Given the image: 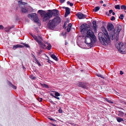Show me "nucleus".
Returning <instances> with one entry per match:
<instances>
[{
  "label": "nucleus",
  "mask_w": 126,
  "mask_h": 126,
  "mask_svg": "<svg viewBox=\"0 0 126 126\" xmlns=\"http://www.w3.org/2000/svg\"><path fill=\"white\" fill-rule=\"evenodd\" d=\"M101 29L104 34L101 32L99 33L98 34L99 39L102 44L106 46L110 42V38L107 30L104 27H102Z\"/></svg>",
  "instance_id": "f257e3e1"
},
{
  "label": "nucleus",
  "mask_w": 126,
  "mask_h": 126,
  "mask_svg": "<svg viewBox=\"0 0 126 126\" xmlns=\"http://www.w3.org/2000/svg\"><path fill=\"white\" fill-rule=\"evenodd\" d=\"M38 13L40 14L42 17H43V20L45 21L48 19L53 15L54 16H57L59 14L58 10L56 9L52 11L49 10L47 12L45 11L40 10L38 11Z\"/></svg>",
  "instance_id": "f03ea898"
},
{
  "label": "nucleus",
  "mask_w": 126,
  "mask_h": 126,
  "mask_svg": "<svg viewBox=\"0 0 126 126\" xmlns=\"http://www.w3.org/2000/svg\"><path fill=\"white\" fill-rule=\"evenodd\" d=\"M60 17L57 16L52 20H49L48 24L49 28L51 29H53L61 21Z\"/></svg>",
  "instance_id": "7ed1b4c3"
},
{
  "label": "nucleus",
  "mask_w": 126,
  "mask_h": 126,
  "mask_svg": "<svg viewBox=\"0 0 126 126\" xmlns=\"http://www.w3.org/2000/svg\"><path fill=\"white\" fill-rule=\"evenodd\" d=\"M121 30V27L120 26L116 28L115 30L114 29L112 32H111L110 33V39L113 40L114 35L115 38L117 39L118 37L119 34Z\"/></svg>",
  "instance_id": "20e7f679"
},
{
  "label": "nucleus",
  "mask_w": 126,
  "mask_h": 126,
  "mask_svg": "<svg viewBox=\"0 0 126 126\" xmlns=\"http://www.w3.org/2000/svg\"><path fill=\"white\" fill-rule=\"evenodd\" d=\"M31 35L33 37L34 39L38 43L40 47L44 49L47 48V47L46 45L43 42V40L41 37L39 36L37 37L36 36L32 34H31Z\"/></svg>",
  "instance_id": "39448f33"
},
{
  "label": "nucleus",
  "mask_w": 126,
  "mask_h": 126,
  "mask_svg": "<svg viewBox=\"0 0 126 126\" xmlns=\"http://www.w3.org/2000/svg\"><path fill=\"white\" fill-rule=\"evenodd\" d=\"M115 45L117 48L120 52L122 54L125 53V49L122 43L118 42L116 43Z\"/></svg>",
  "instance_id": "423d86ee"
},
{
  "label": "nucleus",
  "mask_w": 126,
  "mask_h": 126,
  "mask_svg": "<svg viewBox=\"0 0 126 126\" xmlns=\"http://www.w3.org/2000/svg\"><path fill=\"white\" fill-rule=\"evenodd\" d=\"M85 37L92 38L94 40H96V38L93 32L91 30H88L87 33Z\"/></svg>",
  "instance_id": "0eeeda50"
},
{
  "label": "nucleus",
  "mask_w": 126,
  "mask_h": 126,
  "mask_svg": "<svg viewBox=\"0 0 126 126\" xmlns=\"http://www.w3.org/2000/svg\"><path fill=\"white\" fill-rule=\"evenodd\" d=\"M28 16L32 20H33L35 22H38L39 19L37 15L35 13L31 14L28 15Z\"/></svg>",
  "instance_id": "6e6552de"
},
{
  "label": "nucleus",
  "mask_w": 126,
  "mask_h": 126,
  "mask_svg": "<svg viewBox=\"0 0 126 126\" xmlns=\"http://www.w3.org/2000/svg\"><path fill=\"white\" fill-rule=\"evenodd\" d=\"M96 40H94L92 38L85 37V43L87 44H92L94 42L96 41Z\"/></svg>",
  "instance_id": "1a4fd4ad"
},
{
  "label": "nucleus",
  "mask_w": 126,
  "mask_h": 126,
  "mask_svg": "<svg viewBox=\"0 0 126 126\" xmlns=\"http://www.w3.org/2000/svg\"><path fill=\"white\" fill-rule=\"evenodd\" d=\"M107 29L108 31L112 32L114 30V26L113 24L111 23H109L107 25Z\"/></svg>",
  "instance_id": "9d476101"
},
{
  "label": "nucleus",
  "mask_w": 126,
  "mask_h": 126,
  "mask_svg": "<svg viewBox=\"0 0 126 126\" xmlns=\"http://www.w3.org/2000/svg\"><path fill=\"white\" fill-rule=\"evenodd\" d=\"M63 8L65 9V13L64 15L65 17H67L68 15L70 14V9L68 7H63Z\"/></svg>",
  "instance_id": "9b49d317"
},
{
  "label": "nucleus",
  "mask_w": 126,
  "mask_h": 126,
  "mask_svg": "<svg viewBox=\"0 0 126 126\" xmlns=\"http://www.w3.org/2000/svg\"><path fill=\"white\" fill-rule=\"evenodd\" d=\"M79 19H83L86 18V16L81 13H79L76 15Z\"/></svg>",
  "instance_id": "f8f14e48"
},
{
  "label": "nucleus",
  "mask_w": 126,
  "mask_h": 126,
  "mask_svg": "<svg viewBox=\"0 0 126 126\" xmlns=\"http://www.w3.org/2000/svg\"><path fill=\"white\" fill-rule=\"evenodd\" d=\"M78 85L80 87H82L84 88H86L87 84L86 83L79 82L78 84Z\"/></svg>",
  "instance_id": "ddd939ff"
},
{
  "label": "nucleus",
  "mask_w": 126,
  "mask_h": 126,
  "mask_svg": "<svg viewBox=\"0 0 126 126\" xmlns=\"http://www.w3.org/2000/svg\"><path fill=\"white\" fill-rule=\"evenodd\" d=\"M21 12L23 13H28V9L25 7H22L21 8Z\"/></svg>",
  "instance_id": "4468645a"
},
{
  "label": "nucleus",
  "mask_w": 126,
  "mask_h": 126,
  "mask_svg": "<svg viewBox=\"0 0 126 126\" xmlns=\"http://www.w3.org/2000/svg\"><path fill=\"white\" fill-rule=\"evenodd\" d=\"M24 47L23 46L20 45H17L13 46V49L14 50H15L18 47L22 48Z\"/></svg>",
  "instance_id": "2eb2a0df"
},
{
  "label": "nucleus",
  "mask_w": 126,
  "mask_h": 126,
  "mask_svg": "<svg viewBox=\"0 0 126 126\" xmlns=\"http://www.w3.org/2000/svg\"><path fill=\"white\" fill-rule=\"evenodd\" d=\"M87 25L86 24L85 25L83 24L80 27V29L82 31H83L84 30H86L87 28H88L87 26Z\"/></svg>",
  "instance_id": "dca6fc26"
},
{
  "label": "nucleus",
  "mask_w": 126,
  "mask_h": 126,
  "mask_svg": "<svg viewBox=\"0 0 126 126\" xmlns=\"http://www.w3.org/2000/svg\"><path fill=\"white\" fill-rule=\"evenodd\" d=\"M45 44L47 45V49L48 50H50L52 47V46L48 42H47Z\"/></svg>",
  "instance_id": "f3484780"
},
{
  "label": "nucleus",
  "mask_w": 126,
  "mask_h": 126,
  "mask_svg": "<svg viewBox=\"0 0 126 126\" xmlns=\"http://www.w3.org/2000/svg\"><path fill=\"white\" fill-rule=\"evenodd\" d=\"M72 25V24L71 23H69L68 24L67 29L68 32H69L70 31Z\"/></svg>",
  "instance_id": "a211bd4d"
},
{
  "label": "nucleus",
  "mask_w": 126,
  "mask_h": 126,
  "mask_svg": "<svg viewBox=\"0 0 126 126\" xmlns=\"http://www.w3.org/2000/svg\"><path fill=\"white\" fill-rule=\"evenodd\" d=\"M116 119L117 121L119 122L124 121L123 118L119 117H116Z\"/></svg>",
  "instance_id": "6ab92c4d"
},
{
  "label": "nucleus",
  "mask_w": 126,
  "mask_h": 126,
  "mask_svg": "<svg viewBox=\"0 0 126 126\" xmlns=\"http://www.w3.org/2000/svg\"><path fill=\"white\" fill-rule=\"evenodd\" d=\"M13 27H11L8 26L7 27H6L5 28V31L6 32H8Z\"/></svg>",
  "instance_id": "aec40b11"
},
{
  "label": "nucleus",
  "mask_w": 126,
  "mask_h": 126,
  "mask_svg": "<svg viewBox=\"0 0 126 126\" xmlns=\"http://www.w3.org/2000/svg\"><path fill=\"white\" fill-rule=\"evenodd\" d=\"M51 56L52 58H53L54 60H55L56 61H58V58L57 57L54 55L52 54L51 55Z\"/></svg>",
  "instance_id": "412c9836"
},
{
  "label": "nucleus",
  "mask_w": 126,
  "mask_h": 126,
  "mask_svg": "<svg viewBox=\"0 0 126 126\" xmlns=\"http://www.w3.org/2000/svg\"><path fill=\"white\" fill-rule=\"evenodd\" d=\"M93 26L94 28H95L96 27V22L95 21H94L92 22Z\"/></svg>",
  "instance_id": "4be33fe9"
},
{
  "label": "nucleus",
  "mask_w": 126,
  "mask_h": 126,
  "mask_svg": "<svg viewBox=\"0 0 126 126\" xmlns=\"http://www.w3.org/2000/svg\"><path fill=\"white\" fill-rule=\"evenodd\" d=\"M41 84L44 87L47 88H49L48 86L45 83H41Z\"/></svg>",
  "instance_id": "5701e85b"
},
{
  "label": "nucleus",
  "mask_w": 126,
  "mask_h": 126,
  "mask_svg": "<svg viewBox=\"0 0 126 126\" xmlns=\"http://www.w3.org/2000/svg\"><path fill=\"white\" fill-rule=\"evenodd\" d=\"M100 9V8L99 7H95L93 9V11L94 12H96L98 10Z\"/></svg>",
  "instance_id": "b1692460"
},
{
  "label": "nucleus",
  "mask_w": 126,
  "mask_h": 126,
  "mask_svg": "<svg viewBox=\"0 0 126 126\" xmlns=\"http://www.w3.org/2000/svg\"><path fill=\"white\" fill-rule=\"evenodd\" d=\"M124 113L122 112H119L118 114V115L121 117H123V115H124Z\"/></svg>",
  "instance_id": "393cba45"
},
{
  "label": "nucleus",
  "mask_w": 126,
  "mask_h": 126,
  "mask_svg": "<svg viewBox=\"0 0 126 126\" xmlns=\"http://www.w3.org/2000/svg\"><path fill=\"white\" fill-rule=\"evenodd\" d=\"M18 3L19 4H21L23 5H25L26 4V3L25 2H22L21 1H19Z\"/></svg>",
  "instance_id": "a878e982"
},
{
  "label": "nucleus",
  "mask_w": 126,
  "mask_h": 126,
  "mask_svg": "<svg viewBox=\"0 0 126 126\" xmlns=\"http://www.w3.org/2000/svg\"><path fill=\"white\" fill-rule=\"evenodd\" d=\"M105 99V100L107 101V102H108L109 103H113V102L112 101H111V100H109L107 98H106Z\"/></svg>",
  "instance_id": "bb28decb"
},
{
  "label": "nucleus",
  "mask_w": 126,
  "mask_h": 126,
  "mask_svg": "<svg viewBox=\"0 0 126 126\" xmlns=\"http://www.w3.org/2000/svg\"><path fill=\"white\" fill-rule=\"evenodd\" d=\"M96 75L98 77H100L101 78L104 79V77H103V76L99 74H96Z\"/></svg>",
  "instance_id": "cd10ccee"
},
{
  "label": "nucleus",
  "mask_w": 126,
  "mask_h": 126,
  "mask_svg": "<svg viewBox=\"0 0 126 126\" xmlns=\"http://www.w3.org/2000/svg\"><path fill=\"white\" fill-rule=\"evenodd\" d=\"M115 8L116 9H117L118 10L120 9V6L119 5H117L115 6Z\"/></svg>",
  "instance_id": "c85d7f7f"
},
{
  "label": "nucleus",
  "mask_w": 126,
  "mask_h": 126,
  "mask_svg": "<svg viewBox=\"0 0 126 126\" xmlns=\"http://www.w3.org/2000/svg\"><path fill=\"white\" fill-rule=\"evenodd\" d=\"M121 8L122 9H124L125 10L126 9V6L125 5H122L121 6Z\"/></svg>",
  "instance_id": "c756f323"
},
{
  "label": "nucleus",
  "mask_w": 126,
  "mask_h": 126,
  "mask_svg": "<svg viewBox=\"0 0 126 126\" xmlns=\"http://www.w3.org/2000/svg\"><path fill=\"white\" fill-rule=\"evenodd\" d=\"M30 78L33 79H35L36 78L35 77L33 76L32 75H31L30 76Z\"/></svg>",
  "instance_id": "7c9ffc66"
},
{
  "label": "nucleus",
  "mask_w": 126,
  "mask_h": 126,
  "mask_svg": "<svg viewBox=\"0 0 126 126\" xmlns=\"http://www.w3.org/2000/svg\"><path fill=\"white\" fill-rule=\"evenodd\" d=\"M37 100L39 102L42 101L43 99L42 98H37Z\"/></svg>",
  "instance_id": "2f4dec72"
},
{
  "label": "nucleus",
  "mask_w": 126,
  "mask_h": 126,
  "mask_svg": "<svg viewBox=\"0 0 126 126\" xmlns=\"http://www.w3.org/2000/svg\"><path fill=\"white\" fill-rule=\"evenodd\" d=\"M124 15L123 14H121L120 15V16L119 17V18L121 19H123V18L124 17Z\"/></svg>",
  "instance_id": "473e14b6"
},
{
  "label": "nucleus",
  "mask_w": 126,
  "mask_h": 126,
  "mask_svg": "<svg viewBox=\"0 0 126 126\" xmlns=\"http://www.w3.org/2000/svg\"><path fill=\"white\" fill-rule=\"evenodd\" d=\"M69 22V21L68 20H67L66 22H65L64 23V25H63V28H64V27H65V26L67 24V23H68Z\"/></svg>",
  "instance_id": "72a5a7b5"
},
{
  "label": "nucleus",
  "mask_w": 126,
  "mask_h": 126,
  "mask_svg": "<svg viewBox=\"0 0 126 126\" xmlns=\"http://www.w3.org/2000/svg\"><path fill=\"white\" fill-rule=\"evenodd\" d=\"M55 96H58L59 95V94L58 92L55 93Z\"/></svg>",
  "instance_id": "f704fd0d"
},
{
  "label": "nucleus",
  "mask_w": 126,
  "mask_h": 126,
  "mask_svg": "<svg viewBox=\"0 0 126 126\" xmlns=\"http://www.w3.org/2000/svg\"><path fill=\"white\" fill-rule=\"evenodd\" d=\"M4 28V27L2 25H0V29L2 30Z\"/></svg>",
  "instance_id": "c9c22d12"
},
{
  "label": "nucleus",
  "mask_w": 126,
  "mask_h": 126,
  "mask_svg": "<svg viewBox=\"0 0 126 126\" xmlns=\"http://www.w3.org/2000/svg\"><path fill=\"white\" fill-rule=\"evenodd\" d=\"M115 19V18L114 17V16H112L111 17L110 19L111 20H114Z\"/></svg>",
  "instance_id": "e433bc0d"
},
{
  "label": "nucleus",
  "mask_w": 126,
  "mask_h": 126,
  "mask_svg": "<svg viewBox=\"0 0 126 126\" xmlns=\"http://www.w3.org/2000/svg\"><path fill=\"white\" fill-rule=\"evenodd\" d=\"M12 87L14 88V89H16V86H14V85H12Z\"/></svg>",
  "instance_id": "4c0bfd02"
},
{
  "label": "nucleus",
  "mask_w": 126,
  "mask_h": 126,
  "mask_svg": "<svg viewBox=\"0 0 126 126\" xmlns=\"http://www.w3.org/2000/svg\"><path fill=\"white\" fill-rule=\"evenodd\" d=\"M112 12L113 11L112 10H110L109 11V13L110 14H111Z\"/></svg>",
  "instance_id": "58836bf2"
},
{
  "label": "nucleus",
  "mask_w": 126,
  "mask_h": 126,
  "mask_svg": "<svg viewBox=\"0 0 126 126\" xmlns=\"http://www.w3.org/2000/svg\"><path fill=\"white\" fill-rule=\"evenodd\" d=\"M24 45L27 47H28L29 46V45H28L27 44H26Z\"/></svg>",
  "instance_id": "ea45409f"
},
{
  "label": "nucleus",
  "mask_w": 126,
  "mask_h": 126,
  "mask_svg": "<svg viewBox=\"0 0 126 126\" xmlns=\"http://www.w3.org/2000/svg\"><path fill=\"white\" fill-rule=\"evenodd\" d=\"M70 6H72L73 5V3H71L70 4Z\"/></svg>",
  "instance_id": "a19ab883"
},
{
  "label": "nucleus",
  "mask_w": 126,
  "mask_h": 126,
  "mask_svg": "<svg viewBox=\"0 0 126 126\" xmlns=\"http://www.w3.org/2000/svg\"><path fill=\"white\" fill-rule=\"evenodd\" d=\"M120 73L121 75H122L123 74V73L122 71H120Z\"/></svg>",
  "instance_id": "79ce46f5"
},
{
  "label": "nucleus",
  "mask_w": 126,
  "mask_h": 126,
  "mask_svg": "<svg viewBox=\"0 0 126 126\" xmlns=\"http://www.w3.org/2000/svg\"><path fill=\"white\" fill-rule=\"evenodd\" d=\"M49 119H50V120H53V121H55V120H54V119H52V118H49Z\"/></svg>",
  "instance_id": "37998d69"
},
{
  "label": "nucleus",
  "mask_w": 126,
  "mask_h": 126,
  "mask_svg": "<svg viewBox=\"0 0 126 126\" xmlns=\"http://www.w3.org/2000/svg\"><path fill=\"white\" fill-rule=\"evenodd\" d=\"M60 2L61 3H63V0H60Z\"/></svg>",
  "instance_id": "c03bdc74"
},
{
  "label": "nucleus",
  "mask_w": 126,
  "mask_h": 126,
  "mask_svg": "<svg viewBox=\"0 0 126 126\" xmlns=\"http://www.w3.org/2000/svg\"><path fill=\"white\" fill-rule=\"evenodd\" d=\"M70 2L69 1H68L67 2V4L68 5L70 4Z\"/></svg>",
  "instance_id": "a18cd8bd"
},
{
  "label": "nucleus",
  "mask_w": 126,
  "mask_h": 126,
  "mask_svg": "<svg viewBox=\"0 0 126 126\" xmlns=\"http://www.w3.org/2000/svg\"><path fill=\"white\" fill-rule=\"evenodd\" d=\"M103 2V1L102 0H101L100 1V3H102Z\"/></svg>",
  "instance_id": "49530a36"
},
{
  "label": "nucleus",
  "mask_w": 126,
  "mask_h": 126,
  "mask_svg": "<svg viewBox=\"0 0 126 126\" xmlns=\"http://www.w3.org/2000/svg\"><path fill=\"white\" fill-rule=\"evenodd\" d=\"M112 15H115V13L114 12H112Z\"/></svg>",
  "instance_id": "de8ad7c7"
},
{
  "label": "nucleus",
  "mask_w": 126,
  "mask_h": 126,
  "mask_svg": "<svg viewBox=\"0 0 126 126\" xmlns=\"http://www.w3.org/2000/svg\"><path fill=\"white\" fill-rule=\"evenodd\" d=\"M106 5L105 4H103V6H104V7H105L106 6Z\"/></svg>",
  "instance_id": "09e8293b"
},
{
  "label": "nucleus",
  "mask_w": 126,
  "mask_h": 126,
  "mask_svg": "<svg viewBox=\"0 0 126 126\" xmlns=\"http://www.w3.org/2000/svg\"><path fill=\"white\" fill-rule=\"evenodd\" d=\"M67 43H67V42H65V45H66V44H67Z\"/></svg>",
  "instance_id": "8fccbe9b"
},
{
  "label": "nucleus",
  "mask_w": 126,
  "mask_h": 126,
  "mask_svg": "<svg viewBox=\"0 0 126 126\" xmlns=\"http://www.w3.org/2000/svg\"><path fill=\"white\" fill-rule=\"evenodd\" d=\"M55 97L58 99H59V97Z\"/></svg>",
  "instance_id": "3c124183"
},
{
  "label": "nucleus",
  "mask_w": 126,
  "mask_h": 126,
  "mask_svg": "<svg viewBox=\"0 0 126 126\" xmlns=\"http://www.w3.org/2000/svg\"><path fill=\"white\" fill-rule=\"evenodd\" d=\"M113 38H114H114L116 40H117V39H118V38L117 39H116L115 38L114 36H113Z\"/></svg>",
  "instance_id": "603ef678"
},
{
  "label": "nucleus",
  "mask_w": 126,
  "mask_h": 126,
  "mask_svg": "<svg viewBox=\"0 0 126 126\" xmlns=\"http://www.w3.org/2000/svg\"><path fill=\"white\" fill-rule=\"evenodd\" d=\"M52 125H53L54 126H56L55 125H54V124H53Z\"/></svg>",
  "instance_id": "864d4df0"
},
{
  "label": "nucleus",
  "mask_w": 126,
  "mask_h": 126,
  "mask_svg": "<svg viewBox=\"0 0 126 126\" xmlns=\"http://www.w3.org/2000/svg\"><path fill=\"white\" fill-rule=\"evenodd\" d=\"M36 62L38 63L39 62H38V61H36Z\"/></svg>",
  "instance_id": "5fc2aeb1"
},
{
  "label": "nucleus",
  "mask_w": 126,
  "mask_h": 126,
  "mask_svg": "<svg viewBox=\"0 0 126 126\" xmlns=\"http://www.w3.org/2000/svg\"><path fill=\"white\" fill-rule=\"evenodd\" d=\"M66 33V32H65V34Z\"/></svg>",
  "instance_id": "6e6d98bb"
},
{
  "label": "nucleus",
  "mask_w": 126,
  "mask_h": 126,
  "mask_svg": "<svg viewBox=\"0 0 126 126\" xmlns=\"http://www.w3.org/2000/svg\"><path fill=\"white\" fill-rule=\"evenodd\" d=\"M125 115L126 116V114H125Z\"/></svg>",
  "instance_id": "4d7b16f0"
},
{
  "label": "nucleus",
  "mask_w": 126,
  "mask_h": 126,
  "mask_svg": "<svg viewBox=\"0 0 126 126\" xmlns=\"http://www.w3.org/2000/svg\"><path fill=\"white\" fill-rule=\"evenodd\" d=\"M65 0H63V2Z\"/></svg>",
  "instance_id": "13d9d810"
}]
</instances>
